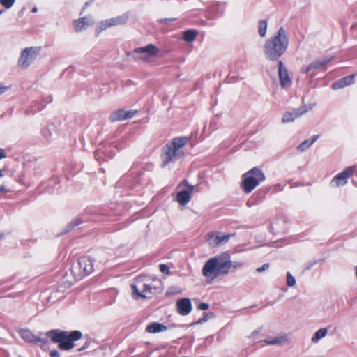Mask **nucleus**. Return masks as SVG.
I'll use <instances>...</instances> for the list:
<instances>
[{
    "instance_id": "obj_46",
    "label": "nucleus",
    "mask_w": 357,
    "mask_h": 357,
    "mask_svg": "<svg viewBox=\"0 0 357 357\" xmlns=\"http://www.w3.org/2000/svg\"><path fill=\"white\" fill-rule=\"evenodd\" d=\"M37 11H38V8H37V7H33V8H32V12H33V13H36Z\"/></svg>"
},
{
    "instance_id": "obj_11",
    "label": "nucleus",
    "mask_w": 357,
    "mask_h": 357,
    "mask_svg": "<svg viewBox=\"0 0 357 357\" xmlns=\"http://www.w3.org/2000/svg\"><path fill=\"white\" fill-rule=\"evenodd\" d=\"M312 109V106L303 105L297 109H294L291 112H284L282 118V122L283 123L292 122L296 119L299 118Z\"/></svg>"
},
{
    "instance_id": "obj_30",
    "label": "nucleus",
    "mask_w": 357,
    "mask_h": 357,
    "mask_svg": "<svg viewBox=\"0 0 357 357\" xmlns=\"http://www.w3.org/2000/svg\"><path fill=\"white\" fill-rule=\"evenodd\" d=\"M287 284L289 287H294L296 285V279L289 272L287 273Z\"/></svg>"
},
{
    "instance_id": "obj_7",
    "label": "nucleus",
    "mask_w": 357,
    "mask_h": 357,
    "mask_svg": "<svg viewBox=\"0 0 357 357\" xmlns=\"http://www.w3.org/2000/svg\"><path fill=\"white\" fill-rule=\"evenodd\" d=\"M40 47H30L23 49L17 61V65L21 68H27L33 63L40 54Z\"/></svg>"
},
{
    "instance_id": "obj_23",
    "label": "nucleus",
    "mask_w": 357,
    "mask_h": 357,
    "mask_svg": "<svg viewBox=\"0 0 357 357\" xmlns=\"http://www.w3.org/2000/svg\"><path fill=\"white\" fill-rule=\"evenodd\" d=\"M319 138V135H313L311 139L304 140L298 145L297 149L301 152L307 150Z\"/></svg>"
},
{
    "instance_id": "obj_12",
    "label": "nucleus",
    "mask_w": 357,
    "mask_h": 357,
    "mask_svg": "<svg viewBox=\"0 0 357 357\" xmlns=\"http://www.w3.org/2000/svg\"><path fill=\"white\" fill-rule=\"evenodd\" d=\"M354 169V166L346 168L343 172L339 173L333 178L331 181V185L337 188L347 184V179L353 175Z\"/></svg>"
},
{
    "instance_id": "obj_19",
    "label": "nucleus",
    "mask_w": 357,
    "mask_h": 357,
    "mask_svg": "<svg viewBox=\"0 0 357 357\" xmlns=\"http://www.w3.org/2000/svg\"><path fill=\"white\" fill-rule=\"evenodd\" d=\"M331 58L325 57L321 59L312 61L308 66H303L301 69V72L303 74H307L313 69H317L324 66L325 64L328 63L331 61Z\"/></svg>"
},
{
    "instance_id": "obj_44",
    "label": "nucleus",
    "mask_w": 357,
    "mask_h": 357,
    "mask_svg": "<svg viewBox=\"0 0 357 357\" xmlns=\"http://www.w3.org/2000/svg\"><path fill=\"white\" fill-rule=\"evenodd\" d=\"M247 204V206H249V207H250V206L252 205V204L251 203L250 200H248V201L247 202V204Z\"/></svg>"
},
{
    "instance_id": "obj_37",
    "label": "nucleus",
    "mask_w": 357,
    "mask_h": 357,
    "mask_svg": "<svg viewBox=\"0 0 357 357\" xmlns=\"http://www.w3.org/2000/svg\"><path fill=\"white\" fill-rule=\"evenodd\" d=\"M43 135L44 136V137L47 139L51 135V133L48 128H45L43 130Z\"/></svg>"
},
{
    "instance_id": "obj_2",
    "label": "nucleus",
    "mask_w": 357,
    "mask_h": 357,
    "mask_svg": "<svg viewBox=\"0 0 357 357\" xmlns=\"http://www.w3.org/2000/svg\"><path fill=\"white\" fill-rule=\"evenodd\" d=\"M289 38L283 27H280L277 33L266 40L264 47L266 58L275 61L287 51Z\"/></svg>"
},
{
    "instance_id": "obj_25",
    "label": "nucleus",
    "mask_w": 357,
    "mask_h": 357,
    "mask_svg": "<svg viewBox=\"0 0 357 357\" xmlns=\"http://www.w3.org/2000/svg\"><path fill=\"white\" fill-rule=\"evenodd\" d=\"M328 333V329L322 328L317 330L311 338L313 343H317L320 340L326 337Z\"/></svg>"
},
{
    "instance_id": "obj_36",
    "label": "nucleus",
    "mask_w": 357,
    "mask_h": 357,
    "mask_svg": "<svg viewBox=\"0 0 357 357\" xmlns=\"http://www.w3.org/2000/svg\"><path fill=\"white\" fill-rule=\"evenodd\" d=\"M268 267H269V264H264L261 266L258 267L257 268V271L259 272V273H261V272L266 270Z\"/></svg>"
},
{
    "instance_id": "obj_6",
    "label": "nucleus",
    "mask_w": 357,
    "mask_h": 357,
    "mask_svg": "<svg viewBox=\"0 0 357 357\" xmlns=\"http://www.w3.org/2000/svg\"><path fill=\"white\" fill-rule=\"evenodd\" d=\"M160 50L153 44L135 48L128 55L136 61L149 62L150 58L158 56Z\"/></svg>"
},
{
    "instance_id": "obj_13",
    "label": "nucleus",
    "mask_w": 357,
    "mask_h": 357,
    "mask_svg": "<svg viewBox=\"0 0 357 357\" xmlns=\"http://www.w3.org/2000/svg\"><path fill=\"white\" fill-rule=\"evenodd\" d=\"M231 235H226L220 232H211L208 234L206 241L210 247L215 248L227 243Z\"/></svg>"
},
{
    "instance_id": "obj_22",
    "label": "nucleus",
    "mask_w": 357,
    "mask_h": 357,
    "mask_svg": "<svg viewBox=\"0 0 357 357\" xmlns=\"http://www.w3.org/2000/svg\"><path fill=\"white\" fill-rule=\"evenodd\" d=\"M282 218H277L274 220L270 225L269 230L273 234H279L282 232L284 229L281 227V224L284 223Z\"/></svg>"
},
{
    "instance_id": "obj_18",
    "label": "nucleus",
    "mask_w": 357,
    "mask_h": 357,
    "mask_svg": "<svg viewBox=\"0 0 357 357\" xmlns=\"http://www.w3.org/2000/svg\"><path fill=\"white\" fill-rule=\"evenodd\" d=\"M136 112V111H125L123 109H119L111 114L109 119L111 121L114 122L131 119Z\"/></svg>"
},
{
    "instance_id": "obj_27",
    "label": "nucleus",
    "mask_w": 357,
    "mask_h": 357,
    "mask_svg": "<svg viewBox=\"0 0 357 357\" xmlns=\"http://www.w3.org/2000/svg\"><path fill=\"white\" fill-rule=\"evenodd\" d=\"M267 22L266 20H260L258 23V32L260 36L264 37L266 33Z\"/></svg>"
},
{
    "instance_id": "obj_49",
    "label": "nucleus",
    "mask_w": 357,
    "mask_h": 357,
    "mask_svg": "<svg viewBox=\"0 0 357 357\" xmlns=\"http://www.w3.org/2000/svg\"><path fill=\"white\" fill-rule=\"evenodd\" d=\"M3 10H0V15L2 13Z\"/></svg>"
},
{
    "instance_id": "obj_15",
    "label": "nucleus",
    "mask_w": 357,
    "mask_h": 357,
    "mask_svg": "<svg viewBox=\"0 0 357 357\" xmlns=\"http://www.w3.org/2000/svg\"><path fill=\"white\" fill-rule=\"evenodd\" d=\"M278 75L282 87H289L291 84V79L289 76L288 70L282 61L278 62Z\"/></svg>"
},
{
    "instance_id": "obj_41",
    "label": "nucleus",
    "mask_w": 357,
    "mask_h": 357,
    "mask_svg": "<svg viewBox=\"0 0 357 357\" xmlns=\"http://www.w3.org/2000/svg\"><path fill=\"white\" fill-rule=\"evenodd\" d=\"M8 190L6 189V188L4 186V185H0V192H7Z\"/></svg>"
},
{
    "instance_id": "obj_17",
    "label": "nucleus",
    "mask_w": 357,
    "mask_h": 357,
    "mask_svg": "<svg viewBox=\"0 0 357 357\" xmlns=\"http://www.w3.org/2000/svg\"><path fill=\"white\" fill-rule=\"evenodd\" d=\"M177 312L179 314L188 315L192 310V303L189 298H181L176 304Z\"/></svg>"
},
{
    "instance_id": "obj_39",
    "label": "nucleus",
    "mask_w": 357,
    "mask_h": 357,
    "mask_svg": "<svg viewBox=\"0 0 357 357\" xmlns=\"http://www.w3.org/2000/svg\"><path fill=\"white\" fill-rule=\"evenodd\" d=\"M6 157V153L3 149L0 148V160L5 158Z\"/></svg>"
},
{
    "instance_id": "obj_20",
    "label": "nucleus",
    "mask_w": 357,
    "mask_h": 357,
    "mask_svg": "<svg viewBox=\"0 0 357 357\" xmlns=\"http://www.w3.org/2000/svg\"><path fill=\"white\" fill-rule=\"evenodd\" d=\"M20 337L23 340H24L25 341H26L28 342L36 343L38 342H42L43 343H45L47 342V340H45L44 339L37 337L36 336H35L33 335V333L31 331L27 330V329H22L20 331Z\"/></svg>"
},
{
    "instance_id": "obj_5",
    "label": "nucleus",
    "mask_w": 357,
    "mask_h": 357,
    "mask_svg": "<svg viewBox=\"0 0 357 357\" xmlns=\"http://www.w3.org/2000/svg\"><path fill=\"white\" fill-rule=\"evenodd\" d=\"M241 188L245 193L251 192L261 182L265 180L262 171L257 167H253L243 175Z\"/></svg>"
},
{
    "instance_id": "obj_33",
    "label": "nucleus",
    "mask_w": 357,
    "mask_h": 357,
    "mask_svg": "<svg viewBox=\"0 0 357 357\" xmlns=\"http://www.w3.org/2000/svg\"><path fill=\"white\" fill-rule=\"evenodd\" d=\"M160 270L164 274H168L169 272V268L168 266L166 264H160Z\"/></svg>"
},
{
    "instance_id": "obj_43",
    "label": "nucleus",
    "mask_w": 357,
    "mask_h": 357,
    "mask_svg": "<svg viewBox=\"0 0 357 357\" xmlns=\"http://www.w3.org/2000/svg\"><path fill=\"white\" fill-rule=\"evenodd\" d=\"M88 344L86 343L82 347L78 349V351H82L83 349L87 348Z\"/></svg>"
},
{
    "instance_id": "obj_14",
    "label": "nucleus",
    "mask_w": 357,
    "mask_h": 357,
    "mask_svg": "<svg viewBox=\"0 0 357 357\" xmlns=\"http://www.w3.org/2000/svg\"><path fill=\"white\" fill-rule=\"evenodd\" d=\"M75 31L76 32H81L86 30L89 26H93L94 20L91 15L85 16L73 22Z\"/></svg>"
},
{
    "instance_id": "obj_8",
    "label": "nucleus",
    "mask_w": 357,
    "mask_h": 357,
    "mask_svg": "<svg viewBox=\"0 0 357 357\" xmlns=\"http://www.w3.org/2000/svg\"><path fill=\"white\" fill-rule=\"evenodd\" d=\"M72 271L81 277L87 275L93 271V260L88 256L81 257L77 264L73 266Z\"/></svg>"
},
{
    "instance_id": "obj_26",
    "label": "nucleus",
    "mask_w": 357,
    "mask_h": 357,
    "mask_svg": "<svg viewBox=\"0 0 357 357\" xmlns=\"http://www.w3.org/2000/svg\"><path fill=\"white\" fill-rule=\"evenodd\" d=\"M197 36V32L193 30H188L183 33V39L185 41L191 43Z\"/></svg>"
},
{
    "instance_id": "obj_34",
    "label": "nucleus",
    "mask_w": 357,
    "mask_h": 357,
    "mask_svg": "<svg viewBox=\"0 0 357 357\" xmlns=\"http://www.w3.org/2000/svg\"><path fill=\"white\" fill-rule=\"evenodd\" d=\"M197 308L200 310H206L209 308V305L206 303H201L197 306Z\"/></svg>"
},
{
    "instance_id": "obj_32",
    "label": "nucleus",
    "mask_w": 357,
    "mask_h": 357,
    "mask_svg": "<svg viewBox=\"0 0 357 357\" xmlns=\"http://www.w3.org/2000/svg\"><path fill=\"white\" fill-rule=\"evenodd\" d=\"M213 317V314L212 313H209V314H204V316L203 317H202L201 319H199L197 322L196 324H203L206 321H207L208 320V319L210 317Z\"/></svg>"
},
{
    "instance_id": "obj_9",
    "label": "nucleus",
    "mask_w": 357,
    "mask_h": 357,
    "mask_svg": "<svg viewBox=\"0 0 357 357\" xmlns=\"http://www.w3.org/2000/svg\"><path fill=\"white\" fill-rule=\"evenodd\" d=\"M132 292L138 297L142 298H150L152 294V287L147 283L144 282L143 277L137 278L135 282L131 284Z\"/></svg>"
},
{
    "instance_id": "obj_31",
    "label": "nucleus",
    "mask_w": 357,
    "mask_h": 357,
    "mask_svg": "<svg viewBox=\"0 0 357 357\" xmlns=\"http://www.w3.org/2000/svg\"><path fill=\"white\" fill-rule=\"evenodd\" d=\"M15 0H0V3L6 8H11L15 3Z\"/></svg>"
},
{
    "instance_id": "obj_45",
    "label": "nucleus",
    "mask_w": 357,
    "mask_h": 357,
    "mask_svg": "<svg viewBox=\"0 0 357 357\" xmlns=\"http://www.w3.org/2000/svg\"><path fill=\"white\" fill-rule=\"evenodd\" d=\"M89 2H86V3L84 4V7L82 8V10H84L86 8V7H87V6H89Z\"/></svg>"
},
{
    "instance_id": "obj_3",
    "label": "nucleus",
    "mask_w": 357,
    "mask_h": 357,
    "mask_svg": "<svg viewBox=\"0 0 357 357\" xmlns=\"http://www.w3.org/2000/svg\"><path fill=\"white\" fill-rule=\"evenodd\" d=\"M46 336L55 343H59V349L68 351L75 347L74 342L80 340L82 333L79 331H59L51 330L46 333Z\"/></svg>"
},
{
    "instance_id": "obj_10",
    "label": "nucleus",
    "mask_w": 357,
    "mask_h": 357,
    "mask_svg": "<svg viewBox=\"0 0 357 357\" xmlns=\"http://www.w3.org/2000/svg\"><path fill=\"white\" fill-rule=\"evenodd\" d=\"M128 20V15L123 14L122 15L102 20L97 25V31L100 33L112 26L123 25L127 22Z\"/></svg>"
},
{
    "instance_id": "obj_40",
    "label": "nucleus",
    "mask_w": 357,
    "mask_h": 357,
    "mask_svg": "<svg viewBox=\"0 0 357 357\" xmlns=\"http://www.w3.org/2000/svg\"><path fill=\"white\" fill-rule=\"evenodd\" d=\"M174 20V19H173V18H165V19L160 20V21L163 22H172Z\"/></svg>"
},
{
    "instance_id": "obj_28",
    "label": "nucleus",
    "mask_w": 357,
    "mask_h": 357,
    "mask_svg": "<svg viewBox=\"0 0 357 357\" xmlns=\"http://www.w3.org/2000/svg\"><path fill=\"white\" fill-rule=\"evenodd\" d=\"M286 338L284 337H275L273 338L265 340L264 342H266L267 344H280L283 342L284 340H285Z\"/></svg>"
},
{
    "instance_id": "obj_42",
    "label": "nucleus",
    "mask_w": 357,
    "mask_h": 357,
    "mask_svg": "<svg viewBox=\"0 0 357 357\" xmlns=\"http://www.w3.org/2000/svg\"><path fill=\"white\" fill-rule=\"evenodd\" d=\"M6 90V87H0V95L3 93Z\"/></svg>"
},
{
    "instance_id": "obj_24",
    "label": "nucleus",
    "mask_w": 357,
    "mask_h": 357,
    "mask_svg": "<svg viewBox=\"0 0 357 357\" xmlns=\"http://www.w3.org/2000/svg\"><path fill=\"white\" fill-rule=\"evenodd\" d=\"M167 329V326L157 322L152 323L147 326L146 331L151 333H156L165 331Z\"/></svg>"
},
{
    "instance_id": "obj_35",
    "label": "nucleus",
    "mask_w": 357,
    "mask_h": 357,
    "mask_svg": "<svg viewBox=\"0 0 357 357\" xmlns=\"http://www.w3.org/2000/svg\"><path fill=\"white\" fill-rule=\"evenodd\" d=\"M183 185H185L187 188L186 190H189V186H193L192 185L188 183V181L183 180L178 185L177 188H180Z\"/></svg>"
},
{
    "instance_id": "obj_16",
    "label": "nucleus",
    "mask_w": 357,
    "mask_h": 357,
    "mask_svg": "<svg viewBox=\"0 0 357 357\" xmlns=\"http://www.w3.org/2000/svg\"><path fill=\"white\" fill-rule=\"evenodd\" d=\"M197 186H189V190H182L178 192L176 201L181 206H185L191 199L193 192Z\"/></svg>"
},
{
    "instance_id": "obj_47",
    "label": "nucleus",
    "mask_w": 357,
    "mask_h": 357,
    "mask_svg": "<svg viewBox=\"0 0 357 357\" xmlns=\"http://www.w3.org/2000/svg\"><path fill=\"white\" fill-rule=\"evenodd\" d=\"M2 176H3L2 171L0 170V177H2Z\"/></svg>"
},
{
    "instance_id": "obj_21",
    "label": "nucleus",
    "mask_w": 357,
    "mask_h": 357,
    "mask_svg": "<svg viewBox=\"0 0 357 357\" xmlns=\"http://www.w3.org/2000/svg\"><path fill=\"white\" fill-rule=\"evenodd\" d=\"M354 82V75H351L344 77L333 84V89L335 90L342 89L347 86H349Z\"/></svg>"
},
{
    "instance_id": "obj_1",
    "label": "nucleus",
    "mask_w": 357,
    "mask_h": 357,
    "mask_svg": "<svg viewBox=\"0 0 357 357\" xmlns=\"http://www.w3.org/2000/svg\"><path fill=\"white\" fill-rule=\"evenodd\" d=\"M243 266L240 261H232L230 255L223 252L208 259L203 268L202 275L206 278L215 279L220 275H226L229 271L234 272Z\"/></svg>"
},
{
    "instance_id": "obj_4",
    "label": "nucleus",
    "mask_w": 357,
    "mask_h": 357,
    "mask_svg": "<svg viewBox=\"0 0 357 357\" xmlns=\"http://www.w3.org/2000/svg\"><path fill=\"white\" fill-rule=\"evenodd\" d=\"M187 142L188 139L186 137H176L165 144L162 148L161 154L162 167L171 162H174L183 155L184 153L181 148L185 145Z\"/></svg>"
},
{
    "instance_id": "obj_38",
    "label": "nucleus",
    "mask_w": 357,
    "mask_h": 357,
    "mask_svg": "<svg viewBox=\"0 0 357 357\" xmlns=\"http://www.w3.org/2000/svg\"><path fill=\"white\" fill-rule=\"evenodd\" d=\"M59 355L60 354H59V351H57L56 350H52L50 353V357H59Z\"/></svg>"
},
{
    "instance_id": "obj_29",
    "label": "nucleus",
    "mask_w": 357,
    "mask_h": 357,
    "mask_svg": "<svg viewBox=\"0 0 357 357\" xmlns=\"http://www.w3.org/2000/svg\"><path fill=\"white\" fill-rule=\"evenodd\" d=\"M81 223H82L81 218H76L75 219L72 220V222L69 225H68V226H67L68 229L66 230V232L70 231L73 227L80 225Z\"/></svg>"
},
{
    "instance_id": "obj_48",
    "label": "nucleus",
    "mask_w": 357,
    "mask_h": 357,
    "mask_svg": "<svg viewBox=\"0 0 357 357\" xmlns=\"http://www.w3.org/2000/svg\"><path fill=\"white\" fill-rule=\"evenodd\" d=\"M3 237V234H0V238H2Z\"/></svg>"
}]
</instances>
